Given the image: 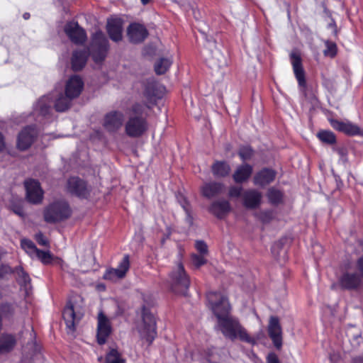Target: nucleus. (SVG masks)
I'll return each instance as SVG.
<instances>
[{
  "label": "nucleus",
  "instance_id": "52",
  "mask_svg": "<svg viewBox=\"0 0 363 363\" xmlns=\"http://www.w3.org/2000/svg\"><path fill=\"white\" fill-rule=\"evenodd\" d=\"M5 147L3 135L0 133V152H1Z\"/></svg>",
  "mask_w": 363,
  "mask_h": 363
},
{
  "label": "nucleus",
  "instance_id": "29",
  "mask_svg": "<svg viewBox=\"0 0 363 363\" xmlns=\"http://www.w3.org/2000/svg\"><path fill=\"white\" fill-rule=\"evenodd\" d=\"M223 185L220 183H206L201 187V192L203 196L211 198L221 191Z\"/></svg>",
  "mask_w": 363,
  "mask_h": 363
},
{
  "label": "nucleus",
  "instance_id": "31",
  "mask_svg": "<svg viewBox=\"0 0 363 363\" xmlns=\"http://www.w3.org/2000/svg\"><path fill=\"white\" fill-rule=\"evenodd\" d=\"M212 172L216 177H224L230 172V165L225 162L217 161L212 165Z\"/></svg>",
  "mask_w": 363,
  "mask_h": 363
},
{
  "label": "nucleus",
  "instance_id": "16",
  "mask_svg": "<svg viewBox=\"0 0 363 363\" xmlns=\"http://www.w3.org/2000/svg\"><path fill=\"white\" fill-rule=\"evenodd\" d=\"M67 189L69 193L79 197H85L89 191L86 182L77 177L68 179Z\"/></svg>",
  "mask_w": 363,
  "mask_h": 363
},
{
  "label": "nucleus",
  "instance_id": "26",
  "mask_svg": "<svg viewBox=\"0 0 363 363\" xmlns=\"http://www.w3.org/2000/svg\"><path fill=\"white\" fill-rule=\"evenodd\" d=\"M275 178V172L269 169H264L259 172L254 178L256 185L264 186L272 182Z\"/></svg>",
  "mask_w": 363,
  "mask_h": 363
},
{
  "label": "nucleus",
  "instance_id": "1",
  "mask_svg": "<svg viewBox=\"0 0 363 363\" xmlns=\"http://www.w3.org/2000/svg\"><path fill=\"white\" fill-rule=\"evenodd\" d=\"M208 304L217 318V328L228 339L254 344L255 340L250 337L238 320L230 314V306L225 296L218 292L207 294Z\"/></svg>",
  "mask_w": 363,
  "mask_h": 363
},
{
  "label": "nucleus",
  "instance_id": "33",
  "mask_svg": "<svg viewBox=\"0 0 363 363\" xmlns=\"http://www.w3.org/2000/svg\"><path fill=\"white\" fill-rule=\"evenodd\" d=\"M16 340L11 335H3L0 336V352L10 351L15 345Z\"/></svg>",
  "mask_w": 363,
  "mask_h": 363
},
{
  "label": "nucleus",
  "instance_id": "32",
  "mask_svg": "<svg viewBox=\"0 0 363 363\" xmlns=\"http://www.w3.org/2000/svg\"><path fill=\"white\" fill-rule=\"evenodd\" d=\"M173 62L172 57H161L155 64V71L157 74H164Z\"/></svg>",
  "mask_w": 363,
  "mask_h": 363
},
{
  "label": "nucleus",
  "instance_id": "36",
  "mask_svg": "<svg viewBox=\"0 0 363 363\" xmlns=\"http://www.w3.org/2000/svg\"><path fill=\"white\" fill-rule=\"evenodd\" d=\"M267 196L269 201L272 204H279L283 201V194L274 187L268 190Z\"/></svg>",
  "mask_w": 363,
  "mask_h": 363
},
{
  "label": "nucleus",
  "instance_id": "14",
  "mask_svg": "<svg viewBox=\"0 0 363 363\" xmlns=\"http://www.w3.org/2000/svg\"><path fill=\"white\" fill-rule=\"evenodd\" d=\"M268 333L274 346L280 349L282 345V330L278 318L272 316L268 325Z\"/></svg>",
  "mask_w": 363,
  "mask_h": 363
},
{
  "label": "nucleus",
  "instance_id": "48",
  "mask_svg": "<svg viewBox=\"0 0 363 363\" xmlns=\"http://www.w3.org/2000/svg\"><path fill=\"white\" fill-rule=\"evenodd\" d=\"M18 274L20 278H21V281L26 284L30 281L29 277L26 274V273L23 271L21 269H18Z\"/></svg>",
  "mask_w": 363,
  "mask_h": 363
},
{
  "label": "nucleus",
  "instance_id": "37",
  "mask_svg": "<svg viewBox=\"0 0 363 363\" xmlns=\"http://www.w3.org/2000/svg\"><path fill=\"white\" fill-rule=\"evenodd\" d=\"M21 247L25 250V252L31 257H34L35 255L38 250V249L35 247L34 243L28 240H22Z\"/></svg>",
  "mask_w": 363,
  "mask_h": 363
},
{
  "label": "nucleus",
  "instance_id": "53",
  "mask_svg": "<svg viewBox=\"0 0 363 363\" xmlns=\"http://www.w3.org/2000/svg\"><path fill=\"white\" fill-rule=\"evenodd\" d=\"M96 288L98 291H105L106 289V286L105 284H102V283H100V284H98L96 286Z\"/></svg>",
  "mask_w": 363,
  "mask_h": 363
},
{
  "label": "nucleus",
  "instance_id": "13",
  "mask_svg": "<svg viewBox=\"0 0 363 363\" xmlns=\"http://www.w3.org/2000/svg\"><path fill=\"white\" fill-rule=\"evenodd\" d=\"M83 88L82 79L77 75H73L65 84V93L68 95V97H72L74 99L79 96Z\"/></svg>",
  "mask_w": 363,
  "mask_h": 363
},
{
  "label": "nucleus",
  "instance_id": "43",
  "mask_svg": "<svg viewBox=\"0 0 363 363\" xmlns=\"http://www.w3.org/2000/svg\"><path fill=\"white\" fill-rule=\"evenodd\" d=\"M239 155L242 160H247L252 156V150L248 146H244L240 148Z\"/></svg>",
  "mask_w": 363,
  "mask_h": 363
},
{
  "label": "nucleus",
  "instance_id": "51",
  "mask_svg": "<svg viewBox=\"0 0 363 363\" xmlns=\"http://www.w3.org/2000/svg\"><path fill=\"white\" fill-rule=\"evenodd\" d=\"M13 211L16 214H17L21 217L23 216V215H24L23 211L21 207H17L16 208H14Z\"/></svg>",
  "mask_w": 363,
  "mask_h": 363
},
{
  "label": "nucleus",
  "instance_id": "21",
  "mask_svg": "<svg viewBox=\"0 0 363 363\" xmlns=\"http://www.w3.org/2000/svg\"><path fill=\"white\" fill-rule=\"evenodd\" d=\"M339 284L345 289H355L361 285V278L356 273L346 272L340 278Z\"/></svg>",
  "mask_w": 363,
  "mask_h": 363
},
{
  "label": "nucleus",
  "instance_id": "23",
  "mask_svg": "<svg viewBox=\"0 0 363 363\" xmlns=\"http://www.w3.org/2000/svg\"><path fill=\"white\" fill-rule=\"evenodd\" d=\"M123 23L119 18H113L108 21L107 31L111 40L119 41L122 38Z\"/></svg>",
  "mask_w": 363,
  "mask_h": 363
},
{
  "label": "nucleus",
  "instance_id": "2",
  "mask_svg": "<svg viewBox=\"0 0 363 363\" xmlns=\"http://www.w3.org/2000/svg\"><path fill=\"white\" fill-rule=\"evenodd\" d=\"M143 106L137 104L132 106L128 120L125 125L126 134L130 137H139L147 129L146 120L142 116Z\"/></svg>",
  "mask_w": 363,
  "mask_h": 363
},
{
  "label": "nucleus",
  "instance_id": "3",
  "mask_svg": "<svg viewBox=\"0 0 363 363\" xmlns=\"http://www.w3.org/2000/svg\"><path fill=\"white\" fill-rule=\"evenodd\" d=\"M190 284L184 266L181 262L177 264L169 277V285L172 292L176 294L185 295Z\"/></svg>",
  "mask_w": 363,
  "mask_h": 363
},
{
  "label": "nucleus",
  "instance_id": "9",
  "mask_svg": "<svg viewBox=\"0 0 363 363\" xmlns=\"http://www.w3.org/2000/svg\"><path fill=\"white\" fill-rule=\"evenodd\" d=\"M112 333L111 320L103 311H99L97 315L96 337L99 344L103 345Z\"/></svg>",
  "mask_w": 363,
  "mask_h": 363
},
{
  "label": "nucleus",
  "instance_id": "49",
  "mask_svg": "<svg viewBox=\"0 0 363 363\" xmlns=\"http://www.w3.org/2000/svg\"><path fill=\"white\" fill-rule=\"evenodd\" d=\"M267 363H279L277 356L271 353L267 356Z\"/></svg>",
  "mask_w": 363,
  "mask_h": 363
},
{
  "label": "nucleus",
  "instance_id": "25",
  "mask_svg": "<svg viewBox=\"0 0 363 363\" xmlns=\"http://www.w3.org/2000/svg\"><path fill=\"white\" fill-rule=\"evenodd\" d=\"M52 97H55L54 106L57 111L63 112L67 111L72 105V101L74 100L72 97H68L65 93L63 94L62 92L52 94Z\"/></svg>",
  "mask_w": 363,
  "mask_h": 363
},
{
  "label": "nucleus",
  "instance_id": "39",
  "mask_svg": "<svg viewBox=\"0 0 363 363\" xmlns=\"http://www.w3.org/2000/svg\"><path fill=\"white\" fill-rule=\"evenodd\" d=\"M318 137L321 141L328 144H333L335 142V137L330 131H320L318 133Z\"/></svg>",
  "mask_w": 363,
  "mask_h": 363
},
{
  "label": "nucleus",
  "instance_id": "55",
  "mask_svg": "<svg viewBox=\"0 0 363 363\" xmlns=\"http://www.w3.org/2000/svg\"><path fill=\"white\" fill-rule=\"evenodd\" d=\"M23 18H24V19H26V20L28 19V18H30V14H29L28 13H25L23 14Z\"/></svg>",
  "mask_w": 363,
  "mask_h": 363
},
{
  "label": "nucleus",
  "instance_id": "50",
  "mask_svg": "<svg viewBox=\"0 0 363 363\" xmlns=\"http://www.w3.org/2000/svg\"><path fill=\"white\" fill-rule=\"evenodd\" d=\"M357 268L363 277V257L359 259L357 262Z\"/></svg>",
  "mask_w": 363,
  "mask_h": 363
},
{
  "label": "nucleus",
  "instance_id": "38",
  "mask_svg": "<svg viewBox=\"0 0 363 363\" xmlns=\"http://www.w3.org/2000/svg\"><path fill=\"white\" fill-rule=\"evenodd\" d=\"M34 257H37L45 264H50L55 259V257L49 251H42L40 250H38Z\"/></svg>",
  "mask_w": 363,
  "mask_h": 363
},
{
  "label": "nucleus",
  "instance_id": "12",
  "mask_svg": "<svg viewBox=\"0 0 363 363\" xmlns=\"http://www.w3.org/2000/svg\"><path fill=\"white\" fill-rule=\"evenodd\" d=\"M130 267L128 255L124 256L116 269H108L103 277L104 279L115 281L125 277Z\"/></svg>",
  "mask_w": 363,
  "mask_h": 363
},
{
  "label": "nucleus",
  "instance_id": "44",
  "mask_svg": "<svg viewBox=\"0 0 363 363\" xmlns=\"http://www.w3.org/2000/svg\"><path fill=\"white\" fill-rule=\"evenodd\" d=\"M195 247L200 254L203 255L208 254V246L203 241H196L195 243Z\"/></svg>",
  "mask_w": 363,
  "mask_h": 363
},
{
  "label": "nucleus",
  "instance_id": "42",
  "mask_svg": "<svg viewBox=\"0 0 363 363\" xmlns=\"http://www.w3.org/2000/svg\"><path fill=\"white\" fill-rule=\"evenodd\" d=\"M191 261L193 264L196 267H199L206 264V262L205 255H203L201 254L200 255L193 254L191 255Z\"/></svg>",
  "mask_w": 363,
  "mask_h": 363
},
{
  "label": "nucleus",
  "instance_id": "22",
  "mask_svg": "<svg viewBox=\"0 0 363 363\" xmlns=\"http://www.w3.org/2000/svg\"><path fill=\"white\" fill-rule=\"evenodd\" d=\"M243 204L247 208H255L259 206L262 200V194L255 189L246 191L242 194Z\"/></svg>",
  "mask_w": 363,
  "mask_h": 363
},
{
  "label": "nucleus",
  "instance_id": "19",
  "mask_svg": "<svg viewBox=\"0 0 363 363\" xmlns=\"http://www.w3.org/2000/svg\"><path fill=\"white\" fill-rule=\"evenodd\" d=\"M123 120V114L121 112H111L104 118V127L109 132H115L121 127Z\"/></svg>",
  "mask_w": 363,
  "mask_h": 363
},
{
  "label": "nucleus",
  "instance_id": "6",
  "mask_svg": "<svg viewBox=\"0 0 363 363\" xmlns=\"http://www.w3.org/2000/svg\"><path fill=\"white\" fill-rule=\"evenodd\" d=\"M91 50L93 60L96 63H100L105 59L108 50V40L101 31L98 30L94 34Z\"/></svg>",
  "mask_w": 363,
  "mask_h": 363
},
{
  "label": "nucleus",
  "instance_id": "30",
  "mask_svg": "<svg viewBox=\"0 0 363 363\" xmlns=\"http://www.w3.org/2000/svg\"><path fill=\"white\" fill-rule=\"evenodd\" d=\"M230 211V204L226 201H217L213 203L210 211L218 218H222Z\"/></svg>",
  "mask_w": 363,
  "mask_h": 363
},
{
  "label": "nucleus",
  "instance_id": "20",
  "mask_svg": "<svg viewBox=\"0 0 363 363\" xmlns=\"http://www.w3.org/2000/svg\"><path fill=\"white\" fill-rule=\"evenodd\" d=\"M148 35L145 27L140 23H132L128 28V35L130 40L134 43L143 42Z\"/></svg>",
  "mask_w": 363,
  "mask_h": 363
},
{
  "label": "nucleus",
  "instance_id": "7",
  "mask_svg": "<svg viewBox=\"0 0 363 363\" xmlns=\"http://www.w3.org/2000/svg\"><path fill=\"white\" fill-rule=\"evenodd\" d=\"M203 52L206 62L211 69H219L225 64V57L214 42H208Z\"/></svg>",
  "mask_w": 363,
  "mask_h": 363
},
{
  "label": "nucleus",
  "instance_id": "34",
  "mask_svg": "<svg viewBox=\"0 0 363 363\" xmlns=\"http://www.w3.org/2000/svg\"><path fill=\"white\" fill-rule=\"evenodd\" d=\"M146 93L150 97L161 99L165 93V87L159 84H154L147 87Z\"/></svg>",
  "mask_w": 363,
  "mask_h": 363
},
{
  "label": "nucleus",
  "instance_id": "45",
  "mask_svg": "<svg viewBox=\"0 0 363 363\" xmlns=\"http://www.w3.org/2000/svg\"><path fill=\"white\" fill-rule=\"evenodd\" d=\"M242 188L233 186L229 190V195L231 197H239L241 195Z\"/></svg>",
  "mask_w": 363,
  "mask_h": 363
},
{
  "label": "nucleus",
  "instance_id": "24",
  "mask_svg": "<svg viewBox=\"0 0 363 363\" xmlns=\"http://www.w3.org/2000/svg\"><path fill=\"white\" fill-rule=\"evenodd\" d=\"M52 111L50 97L45 96L40 98L34 106L33 114L38 116H46Z\"/></svg>",
  "mask_w": 363,
  "mask_h": 363
},
{
  "label": "nucleus",
  "instance_id": "18",
  "mask_svg": "<svg viewBox=\"0 0 363 363\" xmlns=\"http://www.w3.org/2000/svg\"><path fill=\"white\" fill-rule=\"evenodd\" d=\"M331 125L333 128L342 132L348 135L363 136V130L357 125L350 121H331Z\"/></svg>",
  "mask_w": 363,
  "mask_h": 363
},
{
  "label": "nucleus",
  "instance_id": "4",
  "mask_svg": "<svg viewBox=\"0 0 363 363\" xmlns=\"http://www.w3.org/2000/svg\"><path fill=\"white\" fill-rule=\"evenodd\" d=\"M71 211L67 202L59 201L49 205L44 211V218L48 223L60 222L67 218Z\"/></svg>",
  "mask_w": 363,
  "mask_h": 363
},
{
  "label": "nucleus",
  "instance_id": "35",
  "mask_svg": "<svg viewBox=\"0 0 363 363\" xmlns=\"http://www.w3.org/2000/svg\"><path fill=\"white\" fill-rule=\"evenodd\" d=\"M105 363H125V359L116 349H111L106 354Z\"/></svg>",
  "mask_w": 363,
  "mask_h": 363
},
{
  "label": "nucleus",
  "instance_id": "27",
  "mask_svg": "<svg viewBox=\"0 0 363 363\" xmlns=\"http://www.w3.org/2000/svg\"><path fill=\"white\" fill-rule=\"evenodd\" d=\"M87 53L86 51H76L72 57V67L74 71L82 69L86 64Z\"/></svg>",
  "mask_w": 363,
  "mask_h": 363
},
{
  "label": "nucleus",
  "instance_id": "17",
  "mask_svg": "<svg viewBox=\"0 0 363 363\" xmlns=\"http://www.w3.org/2000/svg\"><path fill=\"white\" fill-rule=\"evenodd\" d=\"M290 57L294 73L298 81V85L300 86H305V72L302 66L300 53L296 51L292 52L290 55Z\"/></svg>",
  "mask_w": 363,
  "mask_h": 363
},
{
  "label": "nucleus",
  "instance_id": "41",
  "mask_svg": "<svg viewBox=\"0 0 363 363\" xmlns=\"http://www.w3.org/2000/svg\"><path fill=\"white\" fill-rule=\"evenodd\" d=\"M258 218L263 223H269L274 218V213L272 211H264L259 213Z\"/></svg>",
  "mask_w": 363,
  "mask_h": 363
},
{
  "label": "nucleus",
  "instance_id": "28",
  "mask_svg": "<svg viewBox=\"0 0 363 363\" xmlns=\"http://www.w3.org/2000/svg\"><path fill=\"white\" fill-rule=\"evenodd\" d=\"M252 167L249 164L239 167L233 174V179L237 183H242L247 180L251 175Z\"/></svg>",
  "mask_w": 363,
  "mask_h": 363
},
{
  "label": "nucleus",
  "instance_id": "56",
  "mask_svg": "<svg viewBox=\"0 0 363 363\" xmlns=\"http://www.w3.org/2000/svg\"><path fill=\"white\" fill-rule=\"evenodd\" d=\"M143 5L147 4L150 0H140Z\"/></svg>",
  "mask_w": 363,
  "mask_h": 363
},
{
  "label": "nucleus",
  "instance_id": "15",
  "mask_svg": "<svg viewBox=\"0 0 363 363\" xmlns=\"http://www.w3.org/2000/svg\"><path fill=\"white\" fill-rule=\"evenodd\" d=\"M37 134L38 132L34 127L28 126L23 129L18 136V148L22 150L28 148L34 141Z\"/></svg>",
  "mask_w": 363,
  "mask_h": 363
},
{
  "label": "nucleus",
  "instance_id": "8",
  "mask_svg": "<svg viewBox=\"0 0 363 363\" xmlns=\"http://www.w3.org/2000/svg\"><path fill=\"white\" fill-rule=\"evenodd\" d=\"M83 315L82 307L72 303H69L63 311V318L67 327L70 330H74L75 324L80 320Z\"/></svg>",
  "mask_w": 363,
  "mask_h": 363
},
{
  "label": "nucleus",
  "instance_id": "47",
  "mask_svg": "<svg viewBox=\"0 0 363 363\" xmlns=\"http://www.w3.org/2000/svg\"><path fill=\"white\" fill-rule=\"evenodd\" d=\"M12 272L11 268L7 265L0 267V278H4L6 274Z\"/></svg>",
  "mask_w": 363,
  "mask_h": 363
},
{
  "label": "nucleus",
  "instance_id": "40",
  "mask_svg": "<svg viewBox=\"0 0 363 363\" xmlns=\"http://www.w3.org/2000/svg\"><path fill=\"white\" fill-rule=\"evenodd\" d=\"M325 46L326 49L323 51L324 55L325 56L333 57L337 52L336 44L332 42L327 41L325 42Z\"/></svg>",
  "mask_w": 363,
  "mask_h": 363
},
{
  "label": "nucleus",
  "instance_id": "46",
  "mask_svg": "<svg viewBox=\"0 0 363 363\" xmlns=\"http://www.w3.org/2000/svg\"><path fill=\"white\" fill-rule=\"evenodd\" d=\"M35 239L38 243L42 246H47L48 245V241L42 233H38L35 235Z\"/></svg>",
  "mask_w": 363,
  "mask_h": 363
},
{
  "label": "nucleus",
  "instance_id": "5",
  "mask_svg": "<svg viewBox=\"0 0 363 363\" xmlns=\"http://www.w3.org/2000/svg\"><path fill=\"white\" fill-rule=\"evenodd\" d=\"M138 332L143 339L152 343L157 335L156 322L154 316L146 308H143L142 321L138 325Z\"/></svg>",
  "mask_w": 363,
  "mask_h": 363
},
{
  "label": "nucleus",
  "instance_id": "11",
  "mask_svg": "<svg viewBox=\"0 0 363 363\" xmlns=\"http://www.w3.org/2000/svg\"><path fill=\"white\" fill-rule=\"evenodd\" d=\"M65 32L72 42L82 44L86 40L85 30L77 22H69L65 26Z\"/></svg>",
  "mask_w": 363,
  "mask_h": 363
},
{
  "label": "nucleus",
  "instance_id": "54",
  "mask_svg": "<svg viewBox=\"0 0 363 363\" xmlns=\"http://www.w3.org/2000/svg\"><path fill=\"white\" fill-rule=\"evenodd\" d=\"M183 208L184 209V211L188 213V208H187V203L186 202H184L183 204H182Z\"/></svg>",
  "mask_w": 363,
  "mask_h": 363
},
{
  "label": "nucleus",
  "instance_id": "10",
  "mask_svg": "<svg viewBox=\"0 0 363 363\" xmlns=\"http://www.w3.org/2000/svg\"><path fill=\"white\" fill-rule=\"evenodd\" d=\"M26 190V199L32 203H39L43 198V191L39 182L34 179L26 180L24 183Z\"/></svg>",
  "mask_w": 363,
  "mask_h": 363
}]
</instances>
